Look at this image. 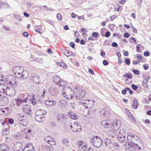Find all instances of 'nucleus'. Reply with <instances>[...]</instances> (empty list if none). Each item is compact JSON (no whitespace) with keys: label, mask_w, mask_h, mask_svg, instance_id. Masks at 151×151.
I'll return each mask as SVG.
<instances>
[{"label":"nucleus","mask_w":151,"mask_h":151,"mask_svg":"<svg viewBox=\"0 0 151 151\" xmlns=\"http://www.w3.org/2000/svg\"><path fill=\"white\" fill-rule=\"evenodd\" d=\"M10 127L8 125H5L1 132V134L5 135L9 134L10 132Z\"/></svg>","instance_id":"obj_19"},{"label":"nucleus","mask_w":151,"mask_h":151,"mask_svg":"<svg viewBox=\"0 0 151 151\" xmlns=\"http://www.w3.org/2000/svg\"><path fill=\"white\" fill-rule=\"evenodd\" d=\"M133 72L135 74L139 75V74L140 72L139 71L134 70H133Z\"/></svg>","instance_id":"obj_55"},{"label":"nucleus","mask_w":151,"mask_h":151,"mask_svg":"<svg viewBox=\"0 0 151 151\" xmlns=\"http://www.w3.org/2000/svg\"><path fill=\"white\" fill-rule=\"evenodd\" d=\"M6 85L4 84H0V92L1 93H4L5 88H6Z\"/></svg>","instance_id":"obj_35"},{"label":"nucleus","mask_w":151,"mask_h":151,"mask_svg":"<svg viewBox=\"0 0 151 151\" xmlns=\"http://www.w3.org/2000/svg\"><path fill=\"white\" fill-rule=\"evenodd\" d=\"M113 112L109 108L106 107L101 109L100 111V114L102 116L108 117L110 116Z\"/></svg>","instance_id":"obj_5"},{"label":"nucleus","mask_w":151,"mask_h":151,"mask_svg":"<svg viewBox=\"0 0 151 151\" xmlns=\"http://www.w3.org/2000/svg\"><path fill=\"white\" fill-rule=\"evenodd\" d=\"M37 76L36 74H34L32 76L31 78V82L32 83H36L37 81Z\"/></svg>","instance_id":"obj_30"},{"label":"nucleus","mask_w":151,"mask_h":151,"mask_svg":"<svg viewBox=\"0 0 151 151\" xmlns=\"http://www.w3.org/2000/svg\"><path fill=\"white\" fill-rule=\"evenodd\" d=\"M48 143L50 145H55L56 144V142L54 141L53 139H52L51 141H50V142Z\"/></svg>","instance_id":"obj_47"},{"label":"nucleus","mask_w":151,"mask_h":151,"mask_svg":"<svg viewBox=\"0 0 151 151\" xmlns=\"http://www.w3.org/2000/svg\"><path fill=\"white\" fill-rule=\"evenodd\" d=\"M47 111L43 109H41L38 111V122H42L44 120V116L47 114Z\"/></svg>","instance_id":"obj_14"},{"label":"nucleus","mask_w":151,"mask_h":151,"mask_svg":"<svg viewBox=\"0 0 151 151\" xmlns=\"http://www.w3.org/2000/svg\"><path fill=\"white\" fill-rule=\"evenodd\" d=\"M120 124L119 120H115L111 123V129H116L119 128Z\"/></svg>","instance_id":"obj_15"},{"label":"nucleus","mask_w":151,"mask_h":151,"mask_svg":"<svg viewBox=\"0 0 151 151\" xmlns=\"http://www.w3.org/2000/svg\"><path fill=\"white\" fill-rule=\"evenodd\" d=\"M8 103V99L6 96H2L0 93V103L2 105H7Z\"/></svg>","instance_id":"obj_16"},{"label":"nucleus","mask_w":151,"mask_h":151,"mask_svg":"<svg viewBox=\"0 0 151 151\" xmlns=\"http://www.w3.org/2000/svg\"><path fill=\"white\" fill-rule=\"evenodd\" d=\"M70 127L71 130L75 132H80L82 129V127L76 122H71Z\"/></svg>","instance_id":"obj_7"},{"label":"nucleus","mask_w":151,"mask_h":151,"mask_svg":"<svg viewBox=\"0 0 151 151\" xmlns=\"http://www.w3.org/2000/svg\"><path fill=\"white\" fill-rule=\"evenodd\" d=\"M18 121L19 124L22 126L26 127L28 124V120L27 117L23 116L18 118Z\"/></svg>","instance_id":"obj_13"},{"label":"nucleus","mask_w":151,"mask_h":151,"mask_svg":"<svg viewBox=\"0 0 151 151\" xmlns=\"http://www.w3.org/2000/svg\"><path fill=\"white\" fill-rule=\"evenodd\" d=\"M58 105L61 108L65 109L67 107V103L64 100H60L59 101Z\"/></svg>","instance_id":"obj_21"},{"label":"nucleus","mask_w":151,"mask_h":151,"mask_svg":"<svg viewBox=\"0 0 151 151\" xmlns=\"http://www.w3.org/2000/svg\"><path fill=\"white\" fill-rule=\"evenodd\" d=\"M138 106V101L136 99H135L133 101V102L132 107V108L136 109Z\"/></svg>","instance_id":"obj_33"},{"label":"nucleus","mask_w":151,"mask_h":151,"mask_svg":"<svg viewBox=\"0 0 151 151\" xmlns=\"http://www.w3.org/2000/svg\"><path fill=\"white\" fill-rule=\"evenodd\" d=\"M62 92L63 96L67 99H70L73 97V92L72 89L69 87L66 86L64 87Z\"/></svg>","instance_id":"obj_2"},{"label":"nucleus","mask_w":151,"mask_h":151,"mask_svg":"<svg viewBox=\"0 0 151 151\" xmlns=\"http://www.w3.org/2000/svg\"><path fill=\"white\" fill-rule=\"evenodd\" d=\"M127 134L128 136L127 137V139L129 140L132 141V140H133V139H138V140L140 139L139 137L136 136L132 135L130 133H128Z\"/></svg>","instance_id":"obj_24"},{"label":"nucleus","mask_w":151,"mask_h":151,"mask_svg":"<svg viewBox=\"0 0 151 151\" xmlns=\"http://www.w3.org/2000/svg\"><path fill=\"white\" fill-rule=\"evenodd\" d=\"M129 90V88H126L124 90H122V93L123 94H125L127 93V90Z\"/></svg>","instance_id":"obj_49"},{"label":"nucleus","mask_w":151,"mask_h":151,"mask_svg":"<svg viewBox=\"0 0 151 151\" xmlns=\"http://www.w3.org/2000/svg\"><path fill=\"white\" fill-rule=\"evenodd\" d=\"M132 87L133 89L135 90H136L138 88V87L137 86L133 84L132 85Z\"/></svg>","instance_id":"obj_59"},{"label":"nucleus","mask_w":151,"mask_h":151,"mask_svg":"<svg viewBox=\"0 0 151 151\" xmlns=\"http://www.w3.org/2000/svg\"><path fill=\"white\" fill-rule=\"evenodd\" d=\"M46 93V92L45 90H44L43 91L42 93L41 94V96L39 97L40 99L39 101L40 103H42V102H43L44 101V98L45 97V96Z\"/></svg>","instance_id":"obj_29"},{"label":"nucleus","mask_w":151,"mask_h":151,"mask_svg":"<svg viewBox=\"0 0 151 151\" xmlns=\"http://www.w3.org/2000/svg\"><path fill=\"white\" fill-rule=\"evenodd\" d=\"M108 134L112 137H114L116 136V133L114 130H111L108 132Z\"/></svg>","instance_id":"obj_36"},{"label":"nucleus","mask_w":151,"mask_h":151,"mask_svg":"<svg viewBox=\"0 0 151 151\" xmlns=\"http://www.w3.org/2000/svg\"><path fill=\"white\" fill-rule=\"evenodd\" d=\"M121 35L119 33H114L113 34V36L117 37L118 38H119L121 37Z\"/></svg>","instance_id":"obj_44"},{"label":"nucleus","mask_w":151,"mask_h":151,"mask_svg":"<svg viewBox=\"0 0 151 151\" xmlns=\"http://www.w3.org/2000/svg\"><path fill=\"white\" fill-rule=\"evenodd\" d=\"M45 104L48 106H52L55 105L56 103V101L54 100H47L45 101Z\"/></svg>","instance_id":"obj_25"},{"label":"nucleus","mask_w":151,"mask_h":151,"mask_svg":"<svg viewBox=\"0 0 151 151\" xmlns=\"http://www.w3.org/2000/svg\"><path fill=\"white\" fill-rule=\"evenodd\" d=\"M52 90L53 91H50V93L52 95H55L56 94V92L55 90H54L53 89H52Z\"/></svg>","instance_id":"obj_60"},{"label":"nucleus","mask_w":151,"mask_h":151,"mask_svg":"<svg viewBox=\"0 0 151 151\" xmlns=\"http://www.w3.org/2000/svg\"><path fill=\"white\" fill-rule=\"evenodd\" d=\"M57 65L59 66H62L64 68H67L66 65L63 62L58 63Z\"/></svg>","instance_id":"obj_39"},{"label":"nucleus","mask_w":151,"mask_h":151,"mask_svg":"<svg viewBox=\"0 0 151 151\" xmlns=\"http://www.w3.org/2000/svg\"><path fill=\"white\" fill-rule=\"evenodd\" d=\"M101 124L105 128H111V123L109 120H104L102 121Z\"/></svg>","instance_id":"obj_18"},{"label":"nucleus","mask_w":151,"mask_h":151,"mask_svg":"<svg viewBox=\"0 0 151 151\" xmlns=\"http://www.w3.org/2000/svg\"><path fill=\"white\" fill-rule=\"evenodd\" d=\"M150 52L148 51H147L144 52V55L145 56H148L150 55Z\"/></svg>","instance_id":"obj_54"},{"label":"nucleus","mask_w":151,"mask_h":151,"mask_svg":"<svg viewBox=\"0 0 151 151\" xmlns=\"http://www.w3.org/2000/svg\"><path fill=\"white\" fill-rule=\"evenodd\" d=\"M103 63L104 65H106L108 64V62L106 60H104L103 61Z\"/></svg>","instance_id":"obj_63"},{"label":"nucleus","mask_w":151,"mask_h":151,"mask_svg":"<svg viewBox=\"0 0 151 151\" xmlns=\"http://www.w3.org/2000/svg\"><path fill=\"white\" fill-rule=\"evenodd\" d=\"M143 67L145 70H147L149 68L148 64H144L143 65Z\"/></svg>","instance_id":"obj_52"},{"label":"nucleus","mask_w":151,"mask_h":151,"mask_svg":"<svg viewBox=\"0 0 151 151\" xmlns=\"http://www.w3.org/2000/svg\"><path fill=\"white\" fill-rule=\"evenodd\" d=\"M22 109L23 111L27 114H30L31 113L30 107L29 105L27 104L23 105Z\"/></svg>","instance_id":"obj_20"},{"label":"nucleus","mask_w":151,"mask_h":151,"mask_svg":"<svg viewBox=\"0 0 151 151\" xmlns=\"http://www.w3.org/2000/svg\"><path fill=\"white\" fill-rule=\"evenodd\" d=\"M57 18L59 20H61L62 19L61 15L60 14H58L57 15Z\"/></svg>","instance_id":"obj_56"},{"label":"nucleus","mask_w":151,"mask_h":151,"mask_svg":"<svg viewBox=\"0 0 151 151\" xmlns=\"http://www.w3.org/2000/svg\"><path fill=\"white\" fill-rule=\"evenodd\" d=\"M14 17L15 18H17V19H18L19 20H22V19L20 18V16L19 15L17 14H14Z\"/></svg>","instance_id":"obj_53"},{"label":"nucleus","mask_w":151,"mask_h":151,"mask_svg":"<svg viewBox=\"0 0 151 151\" xmlns=\"http://www.w3.org/2000/svg\"><path fill=\"white\" fill-rule=\"evenodd\" d=\"M9 150V147L8 145L5 144L0 145V151H8Z\"/></svg>","instance_id":"obj_23"},{"label":"nucleus","mask_w":151,"mask_h":151,"mask_svg":"<svg viewBox=\"0 0 151 151\" xmlns=\"http://www.w3.org/2000/svg\"><path fill=\"white\" fill-rule=\"evenodd\" d=\"M22 34L25 37H27L29 35L28 33L27 32H23Z\"/></svg>","instance_id":"obj_62"},{"label":"nucleus","mask_w":151,"mask_h":151,"mask_svg":"<svg viewBox=\"0 0 151 151\" xmlns=\"http://www.w3.org/2000/svg\"><path fill=\"white\" fill-rule=\"evenodd\" d=\"M125 63L128 65H129L130 63V60L129 59H126L124 60Z\"/></svg>","instance_id":"obj_51"},{"label":"nucleus","mask_w":151,"mask_h":151,"mask_svg":"<svg viewBox=\"0 0 151 151\" xmlns=\"http://www.w3.org/2000/svg\"><path fill=\"white\" fill-rule=\"evenodd\" d=\"M54 82L59 86H63L66 84V82L57 76H55L52 78Z\"/></svg>","instance_id":"obj_11"},{"label":"nucleus","mask_w":151,"mask_h":151,"mask_svg":"<svg viewBox=\"0 0 151 151\" xmlns=\"http://www.w3.org/2000/svg\"><path fill=\"white\" fill-rule=\"evenodd\" d=\"M22 151H35L34 147L31 143L27 144Z\"/></svg>","instance_id":"obj_17"},{"label":"nucleus","mask_w":151,"mask_h":151,"mask_svg":"<svg viewBox=\"0 0 151 151\" xmlns=\"http://www.w3.org/2000/svg\"><path fill=\"white\" fill-rule=\"evenodd\" d=\"M110 35V33L109 32H107L105 35V37H108Z\"/></svg>","instance_id":"obj_58"},{"label":"nucleus","mask_w":151,"mask_h":151,"mask_svg":"<svg viewBox=\"0 0 151 151\" xmlns=\"http://www.w3.org/2000/svg\"><path fill=\"white\" fill-rule=\"evenodd\" d=\"M6 82L7 84L13 86L14 87H16L18 84V82H16L15 77L11 75L6 76Z\"/></svg>","instance_id":"obj_3"},{"label":"nucleus","mask_w":151,"mask_h":151,"mask_svg":"<svg viewBox=\"0 0 151 151\" xmlns=\"http://www.w3.org/2000/svg\"><path fill=\"white\" fill-rule=\"evenodd\" d=\"M126 112L127 114L129 117V118L130 119L133 120V121L134 122V120H135L134 118L132 116V114L130 113L129 111V110H126Z\"/></svg>","instance_id":"obj_37"},{"label":"nucleus","mask_w":151,"mask_h":151,"mask_svg":"<svg viewBox=\"0 0 151 151\" xmlns=\"http://www.w3.org/2000/svg\"><path fill=\"white\" fill-rule=\"evenodd\" d=\"M68 114L70 118L72 119L75 120L78 118L77 115L73 112H68Z\"/></svg>","instance_id":"obj_28"},{"label":"nucleus","mask_w":151,"mask_h":151,"mask_svg":"<svg viewBox=\"0 0 151 151\" xmlns=\"http://www.w3.org/2000/svg\"><path fill=\"white\" fill-rule=\"evenodd\" d=\"M124 76L125 77H127L129 79H131L132 78V75L130 74L126 73L124 75Z\"/></svg>","instance_id":"obj_45"},{"label":"nucleus","mask_w":151,"mask_h":151,"mask_svg":"<svg viewBox=\"0 0 151 151\" xmlns=\"http://www.w3.org/2000/svg\"><path fill=\"white\" fill-rule=\"evenodd\" d=\"M9 122L11 124H12L14 123V120L12 119H9Z\"/></svg>","instance_id":"obj_61"},{"label":"nucleus","mask_w":151,"mask_h":151,"mask_svg":"<svg viewBox=\"0 0 151 151\" xmlns=\"http://www.w3.org/2000/svg\"><path fill=\"white\" fill-rule=\"evenodd\" d=\"M12 70L16 77L19 79L21 78L26 79L29 75L28 72L24 70L21 67L15 66L13 68Z\"/></svg>","instance_id":"obj_1"},{"label":"nucleus","mask_w":151,"mask_h":151,"mask_svg":"<svg viewBox=\"0 0 151 151\" xmlns=\"http://www.w3.org/2000/svg\"><path fill=\"white\" fill-rule=\"evenodd\" d=\"M113 147L116 149H118L119 148V145L117 143H113Z\"/></svg>","instance_id":"obj_48"},{"label":"nucleus","mask_w":151,"mask_h":151,"mask_svg":"<svg viewBox=\"0 0 151 151\" xmlns=\"http://www.w3.org/2000/svg\"><path fill=\"white\" fill-rule=\"evenodd\" d=\"M5 110H6V111H8V110L6 109V108L3 109L1 108V114H2V113L3 114H4L6 113V111H4Z\"/></svg>","instance_id":"obj_57"},{"label":"nucleus","mask_w":151,"mask_h":151,"mask_svg":"<svg viewBox=\"0 0 151 151\" xmlns=\"http://www.w3.org/2000/svg\"><path fill=\"white\" fill-rule=\"evenodd\" d=\"M92 36L94 37H97L98 34L96 32H93L92 34Z\"/></svg>","instance_id":"obj_64"},{"label":"nucleus","mask_w":151,"mask_h":151,"mask_svg":"<svg viewBox=\"0 0 151 151\" xmlns=\"http://www.w3.org/2000/svg\"><path fill=\"white\" fill-rule=\"evenodd\" d=\"M105 142L106 145L110 144L111 142L110 139L108 138H106L105 139Z\"/></svg>","instance_id":"obj_42"},{"label":"nucleus","mask_w":151,"mask_h":151,"mask_svg":"<svg viewBox=\"0 0 151 151\" xmlns=\"http://www.w3.org/2000/svg\"><path fill=\"white\" fill-rule=\"evenodd\" d=\"M53 150V147L51 146H49L48 145H45L42 148L43 151H50Z\"/></svg>","instance_id":"obj_31"},{"label":"nucleus","mask_w":151,"mask_h":151,"mask_svg":"<svg viewBox=\"0 0 151 151\" xmlns=\"http://www.w3.org/2000/svg\"><path fill=\"white\" fill-rule=\"evenodd\" d=\"M126 132L124 129L120 130L117 135V139L119 141L121 142H123L125 140Z\"/></svg>","instance_id":"obj_10"},{"label":"nucleus","mask_w":151,"mask_h":151,"mask_svg":"<svg viewBox=\"0 0 151 151\" xmlns=\"http://www.w3.org/2000/svg\"><path fill=\"white\" fill-rule=\"evenodd\" d=\"M43 8V9L45 10H46L47 11H51L52 10L51 8H48L47 6H44L42 7V8Z\"/></svg>","instance_id":"obj_46"},{"label":"nucleus","mask_w":151,"mask_h":151,"mask_svg":"<svg viewBox=\"0 0 151 151\" xmlns=\"http://www.w3.org/2000/svg\"><path fill=\"white\" fill-rule=\"evenodd\" d=\"M131 143L129 142H126L124 143V147L125 149H127L130 148L131 147Z\"/></svg>","instance_id":"obj_40"},{"label":"nucleus","mask_w":151,"mask_h":151,"mask_svg":"<svg viewBox=\"0 0 151 151\" xmlns=\"http://www.w3.org/2000/svg\"><path fill=\"white\" fill-rule=\"evenodd\" d=\"M79 149L81 151H85L87 150L88 145L84 141L79 140L77 142Z\"/></svg>","instance_id":"obj_9"},{"label":"nucleus","mask_w":151,"mask_h":151,"mask_svg":"<svg viewBox=\"0 0 151 151\" xmlns=\"http://www.w3.org/2000/svg\"><path fill=\"white\" fill-rule=\"evenodd\" d=\"M27 96L25 99L24 100L20 99H17V105L18 106H20L21 105L22 103V102H27V101L28 99L27 98L29 97V95H27Z\"/></svg>","instance_id":"obj_27"},{"label":"nucleus","mask_w":151,"mask_h":151,"mask_svg":"<svg viewBox=\"0 0 151 151\" xmlns=\"http://www.w3.org/2000/svg\"><path fill=\"white\" fill-rule=\"evenodd\" d=\"M91 142L96 147H100L102 145V140L98 136H93L91 139Z\"/></svg>","instance_id":"obj_4"},{"label":"nucleus","mask_w":151,"mask_h":151,"mask_svg":"<svg viewBox=\"0 0 151 151\" xmlns=\"http://www.w3.org/2000/svg\"><path fill=\"white\" fill-rule=\"evenodd\" d=\"M24 132L25 134L27 135L31 134V130L30 129H28V128H25L24 130Z\"/></svg>","instance_id":"obj_41"},{"label":"nucleus","mask_w":151,"mask_h":151,"mask_svg":"<svg viewBox=\"0 0 151 151\" xmlns=\"http://www.w3.org/2000/svg\"><path fill=\"white\" fill-rule=\"evenodd\" d=\"M63 52L64 55L68 57L70 56L74 57L76 55L75 53L67 50H65Z\"/></svg>","instance_id":"obj_26"},{"label":"nucleus","mask_w":151,"mask_h":151,"mask_svg":"<svg viewBox=\"0 0 151 151\" xmlns=\"http://www.w3.org/2000/svg\"><path fill=\"white\" fill-rule=\"evenodd\" d=\"M4 93L9 96H13L16 93V90L13 87L9 88L6 86L5 88Z\"/></svg>","instance_id":"obj_12"},{"label":"nucleus","mask_w":151,"mask_h":151,"mask_svg":"<svg viewBox=\"0 0 151 151\" xmlns=\"http://www.w3.org/2000/svg\"><path fill=\"white\" fill-rule=\"evenodd\" d=\"M86 93V91L82 89H78L76 93L75 96L78 100L82 99H83Z\"/></svg>","instance_id":"obj_8"},{"label":"nucleus","mask_w":151,"mask_h":151,"mask_svg":"<svg viewBox=\"0 0 151 151\" xmlns=\"http://www.w3.org/2000/svg\"><path fill=\"white\" fill-rule=\"evenodd\" d=\"M53 138L52 137L47 136L45 137L44 140L46 142L49 143L50 142V141H51L52 139H53Z\"/></svg>","instance_id":"obj_34"},{"label":"nucleus","mask_w":151,"mask_h":151,"mask_svg":"<svg viewBox=\"0 0 151 151\" xmlns=\"http://www.w3.org/2000/svg\"><path fill=\"white\" fill-rule=\"evenodd\" d=\"M95 101L91 100H81L79 102V104L83 106L86 108H87L88 107L91 108L93 107L94 105Z\"/></svg>","instance_id":"obj_6"},{"label":"nucleus","mask_w":151,"mask_h":151,"mask_svg":"<svg viewBox=\"0 0 151 151\" xmlns=\"http://www.w3.org/2000/svg\"><path fill=\"white\" fill-rule=\"evenodd\" d=\"M29 101L33 104L35 105L36 104V101L33 98L29 100Z\"/></svg>","instance_id":"obj_50"},{"label":"nucleus","mask_w":151,"mask_h":151,"mask_svg":"<svg viewBox=\"0 0 151 151\" xmlns=\"http://www.w3.org/2000/svg\"><path fill=\"white\" fill-rule=\"evenodd\" d=\"M22 146V144L18 142L14 145L12 149L14 151H19L21 150Z\"/></svg>","instance_id":"obj_22"},{"label":"nucleus","mask_w":151,"mask_h":151,"mask_svg":"<svg viewBox=\"0 0 151 151\" xmlns=\"http://www.w3.org/2000/svg\"><path fill=\"white\" fill-rule=\"evenodd\" d=\"M62 142L65 146H68L69 145V143L67 139H63L62 141Z\"/></svg>","instance_id":"obj_38"},{"label":"nucleus","mask_w":151,"mask_h":151,"mask_svg":"<svg viewBox=\"0 0 151 151\" xmlns=\"http://www.w3.org/2000/svg\"><path fill=\"white\" fill-rule=\"evenodd\" d=\"M14 137L15 138L19 139L22 137V135L21 134L20 132H17V134L15 135Z\"/></svg>","instance_id":"obj_43"},{"label":"nucleus","mask_w":151,"mask_h":151,"mask_svg":"<svg viewBox=\"0 0 151 151\" xmlns=\"http://www.w3.org/2000/svg\"><path fill=\"white\" fill-rule=\"evenodd\" d=\"M9 7H10L8 4H6L5 3L2 2H0V9L1 7H3V8L8 9L9 8Z\"/></svg>","instance_id":"obj_32"}]
</instances>
